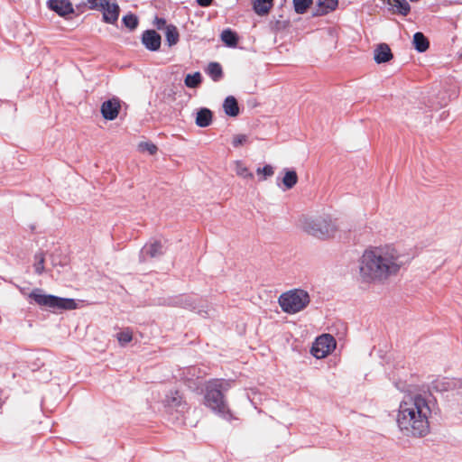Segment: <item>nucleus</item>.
Masks as SVG:
<instances>
[{
	"instance_id": "f257e3e1",
	"label": "nucleus",
	"mask_w": 462,
	"mask_h": 462,
	"mask_svg": "<svg viewBox=\"0 0 462 462\" xmlns=\"http://www.w3.org/2000/svg\"><path fill=\"white\" fill-rule=\"evenodd\" d=\"M430 399L415 394L408 401L401 402L397 415V424L406 436L424 437L430 432L429 418L439 413L436 398L430 393Z\"/></svg>"
},
{
	"instance_id": "f03ea898",
	"label": "nucleus",
	"mask_w": 462,
	"mask_h": 462,
	"mask_svg": "<svg viewBox=\"0 0 462 462\" xmlns=\"http://www.w3.org/2000/svg\"><path fill=\"white\" fill-rule=\"evenodd\" d=\"M403 263L394 250L365 251L359 264L360 275L365 282L387 279L396 274Z\"/></svg>"
},
{
	"instance_id": "7ed1b4c3",
	"label": "nucleus",
	"mask_w": 462,
	"mask_h": 462,
	"mask_svg": "<svg viewBox=\"0 0 462 462\" xmlns=\"http://www.w3.org/2000/svg\"><path fill=\"white\" fill-rule=\"evenodd\" d=\"M233 380L210 379L205 383L203 403L217 416L226 421L237 420L228 406L225 394L231 389Z\"/></svg>"
},
{
	"instance_id": "20e7f679",
	"label": "nucleus",
	"mask_w": 462,
	"mask_h": 462,
	"mask_svg": "<svg viewBox=\"0 0 462 462\" xmlns=\"http://www.w3.org/2000/svg\"><path fill=\"white\" fill-rule=\"evenodd\" d=\"M278 302L283 312L296 314L310 304V297L309 292L303 289H293L282 293Z\"/></svg>"
},
{
	"instance_id": "39448f33",
	"label": "nucleus",
	"mask_w": 462,
	"mask_h": 462,
	"mask_svg": "<svg viewBox=\"0 0 462 462\" xmlns=\"http://www.w3.org/2000/svg\"><path fill=\"white\" fill-rule=\"evenodd\" d=\"M337 226L329 216H319L307 218L304 222V230L319 239L334 236Z\"/></svg>"
},
{
	"instance_id": "423d86ee",
	"label": "nucleus",
	"mask_w": 462,
	"mask_h": 462,
	"mask_svg": "<svg viewBox=\"0 0 462 462\" xmlns=\"http://www.w3.org/2000/svg\"><path fill=\"white\" fill-rule=\"evenodd\" d=\"M29 298L33 300L38 305L50 310H70L77 308V303L72 299L60 298L54 295L42 294L39 289L33 290Z\"/></svg>"
},
{
	"instance_id": "0eeeda50",
	"label": "nucleus",
	"mask_w": 462,
	"mask_h": 462,
	"mask_svg": "<svg viewBox=\"0 0 462 462\" xmlns=\"http://www.w3.org/2000/svg\"><path fill=\"white\" fill-rule=\"evenodd\" d=\"M337 346L335 337L330 334H322L316 337L310 347V354L321 359L331 354Z\"/></svg>"
},
{
	"instance_id": "6e6552de",
	"label": "nucleus",
	"mask_w": 462,
	"mask_h": 462,
	"mask_svg": "<svg viewBox=\"0 0 462 462\" xmlns=\"http://www.w3.org/2000/svg\"><path fill=\"white\" fill-rule=\"evenodd\" d=\"M298 174L294 168H283L276 178V185L283 191L291 189L298 182Z\"/></svg>"
},
{
	"instance_id": "1a4fd4ad",
	"label": "nucleus",
	"mask_w": 462,
	"mask_h": 462,
	"mask_svg": "<svg viewBox=\"0 0 462 462\" xmlns=\"http://www.w3.org/2000/svg\"><path fill=\"white\" fill-rule=\"evenodd\" d=\"M166 408L175 410L177 412H183L187 408V402L178 390H171L163 400Z\"/></svg>"
},
{
	"instance_id": "9d476101",
	"label": "nucleus",
	"mask_w": 462,
	"mask_h": 462,
	"mask_svg": "<svg viewBox=\"0 0 462 462\" xmlns=\"http://www.w3.org/2000/svg\"><path fill=\"white\" fill-rule=\"evenodd\" d=\"M121 110V102L118 98L113 97L102 103L100 112L106 120H115Z\"/></svg>"
},
{
	"instance_id": "9b49d317",
	"label": "nucleus",
	"mask_w": 462,
	"mask_h": 462,
	"mask_svg": "<svg viewBox=\"0 0 462 462\" xmlns=\"http://www.w3.org/2000/svg\"><path fill=\"white\" fill-rule=\"evenodd\" d=\"M338 0H317L316 7L313 9L311 16L320 17L328 14L338 7Z\"/></svg>"
},
{
	"instance_id": "f8f14e48",
	"label": "nucleus",
	"mask_w": 462,
	"mask_h": 462,
	"mask_svg": "<svg viewBox=\"0 0 462 462\" xmlns=\"http://www.w3.org/2000/svg\"><path fill=\"white\" fill-rule=\"evenodd\" d=\"M167 251L166 240L162 238H152L149 244L146 243V255L152 258H158Z\"/></svg>"
},
{
	"instance_id": "ddd939ff",
	"label": "nucleus",
	"mask_w": 462,
	"mask_h": 462,
	"mask_svg": "<svg viewBox=\"0 0 462 462\" xmlns=\"http://www.w3.org/2000/svg\"><path fill=\"white\" fill-rule=\"evenodd\" d=\"M455 380L445 376H439L430 383V389L442 394L454 392V387H456Z\"/></svg>"
},
{
	"instance_id": "4468645a",
	"label": "nucleus",
	"mask_w": 462,
	"mask_h": 462,
	"mask_svg": "<svg viewBox=\"0 0 462 462\" xmlns=\"http://www.w3.org/2000/svg\"><path fill=\"white\" fill-rule=\"evenodd\" d=\"M393 14L407 16L411 12V5L407 0H383Z\"/></svg>"
},
{
	"instance_id": "2eb2a0df",
	"label": "nucleus",
	"mask_w": 462,
	"mask_h": 462,
	"mask_svg": "<svg viewBox=\"0 0 462 462\" xmlns=\"http://www.w3.org/2000/svg\"><path fill=\"white\" fill-rule=\"evenodd\" d=\"M393 59V54L387 43L377 44L374 51V60L377 64L387 63Z\"/></svg>"
},
{
	"instance_id": "dca6fc26",
	"label": "nucleus",
	"mask_w": 462,
	"mask_h": 462,
	"mask_svg": "<svg viewBox=\"0 0 462 462\" xmlns=\"http://www.w3.org/2000/svg\"><path fill=\"white\" fill-rule=\"evenodd\" d=\"M195 124L200 128L209 126L213 122V112L208 107H199L195 110Z\"/></svg>"
},
{
	"instance_id": "f3484780",
	"label": "nucleus",
	"mask_w": 462,
	"mask_h": 462,
	"mask_svg": "<svg viewBox=\"0 0 462 462\" xmlns=\"http://www.w3.org/2000/svg\"><path fill=\"white\" fill-rule=\"evenodd\" d=\"M48 7L60 16L70 14L74 12L72 4L69 0H49Z\"/></svg>"
},
{
	"instance_id": "a211bd4d",
	"label": "nucleus",
	"mask_w": 462,
	"mask_h": 462,
	"mask_svg": "<svg viewBox=\"0 0 462 462\" xmlns=\"http://www.w3.org/2000/svg\"><path fill=\"white\" fill-rule=\"evenodd\" d=\"M103 13V19L107 23H115L119 16L120 8L116 3L107 1V5L100 10Z\"/></svg>"
},
{
	"instance_id": "6ab92c4d",
	"label": "nucleus",
	"mask_w": 462,
	"mask_h": 462,
	"mask_svg": "<svg viewBox=\"0 0 462 462\" xmlns=\"http://www.w3.org/2000/svg\"><path fill=\"white\" fill-rule=\"evenodd\" d=\"M220 40L226 47L236 48L239 42V35L235 30L226 28L220 33Z\"/></svg>"
},
{
	"instance_id": "aec40b11",
	"label": "nucleus",
	"mask_w": 462,
	"mask_h": 462,
	"mask_svg": "<svg viewBox=\"0 0 462 462\" xmlns=\"http://www.w3.org/2000/svg\"><path fill=\"white\" fill-rule=\"evenodd\" d=\"M162 45V36L153 29H146V50L157 51Z\"/></svg>"
},
{
	"instance_id": "412c9836",
	"label": "nucleus",
	"mask_w": 462,
	"mask_h": 462,
	"mask_svg": "<svg viewBox=\"0 0 462 462\" xmlns=\"http://www.w3.org/2000/svg\"><path fill=\"white\" fill-rule=\"evenodd\" d=\"M222 106L227 116L236 117L240 114L238 101L234 96H227L224 99Z\"/></svg>"
},
{
	"instance_id": "4be33fe9",
	"label": "nucleus",
	"mask_w": 462,
	"mask_h": 462,
	"mask_svg": "<svg viewBox=\"0 0 462 462\" xmlns=\"http://www.w3.org/2000/svg\"><path fill=\"white\" fill-rule=\"evenodd\" d=\"M204 70L214 82H219L224 78L222 65L217 61H210Z\"/></svg>"
},
{
	"instance_id": "5701e85b",
	"label": "nucleus",
	"mask_w": 462,
	"mask_h": 462,
	"mask_svg": "<svg viewBox=\"0 0 462 462\" xmlns=\"http://www.w3.org/2000/svg\"><path fill=\"white\" fill-rule=\"evenodd\" d=\"M411 43L413 49L419 53H423L430 48V41L421 32H417L413 34Z\"/></svg>"
},
{
	"instance_id": "b1692460",
	"label": "nucleus",
	"mask_w": 462,
	"mask_h": 462,
	"mask_svg": "<svg viewBox=\"0 0 462 462\" xmlns=\"http://www.w3.org/2000/svg\"><path fill=\"white\" fill-rule=\"evenodd\" d=\"M273 0H252L253 11L260 16L269 14Z\"/></svg>"
},
{
	"instance_id": "393cba45",
	"label": "nucleus",
	"mask_w": 462,
	"mask_h": 462,
	"mask_svg": "<svg viewBox=\"0 0 462 462\" xmlns=\"http://www.w3.org/2000/svg\"><path fill=\"white\" fill-rule=\"evenodd\" d=\"M165 31V41L169 47L176 45L180 41V33L178 28L170 23Z\"/></svg>"
},
{
	"instance_id": "a878e982",
	"label": "nucleus",
	"mask_w": 462,
	"mask_h": 462,
	"mask_svg": "<svg viewBox=\"0 0 462 462\" xmlns=\"http://www.w3.org/2000/svg\"><path fill=\"white\" fill-rule=\"evenodd\" d=\"M203 82V76L199 71L188 73L184 78V85L189 88H198Z\"/></svg>"
},
{
	"instance_id": "bb28decb",
	"label": "nucleus",
	"mask_w": 462,
	"mask_h": 462,
	"mask_svg": "<svg viewBox=\"0 0 462 462\" xmlns=\"http://www.w3.org/2000/svg\"><path fill=\"white\" fill-rule=\"evenodd\" d=\"M313 0H292L293 10L297 14H304L312 6Z\"/></svg>"
},
{
	"instance_id": "cd10ccee",
	"label": "nucleus",
	"mask_w": 462,
	"mask_h": 462,
	"mask_svg": "<svg viewBox=\"0 0 462 462\" xmlns=\"http://www.w3.org/2000/svg\"><path fill=\"white\" fill-rule=\"evenodd\" d=\"M236 172L244 179H254L253 172L241 161H236Z\"/></svg>"
},
{
	"instance_id": "c85d7f7f",
	"label": "nucleus",
	"mask_w": 462,
	"mask_h": 462,
	"mask_svg": "<svg viewBox=\"0 0 462 462\" xmlns=\"http://www.w3.org/2000/svg\"><path fill=\"white\" fill-rule=\"evenodd\" d=\"M116 339L124 346L133 339V332L129 328H125L116 334Z\"/></svg>"
},
{
	"instance_id": "c756f323",
	"label": "nucleus",
	"mask_w": 462,
	"mask_h": 462,
	"mask_svg": "<svg viewBox=\"0 0 462 462\" xmlns=\"http://www.w3.org/2000/svg\"><path fill=\"white\" fill-rule=\"evenodd\" d=\"M257 174L262 175L260 180H264L274 173V169L271 164H264L263 167H258L256 170Z\"/></svg>"
},
{
	"instance_id": "7c9ffc66",
	"label": "nucleus",
	"mask_w": 462,
	"mask_h": 462,
	"mask_svg": "<svg viewBox=\"0 0 462 462\" xmlns=\"http://www.w3.org/2000/svg\"><path fill=\"white\" fill-rule=\"evenodd\" d=\"M123 23L125 27H127L130 30H134L138 25V18L136 15L133 14H126L122 19Z\"/></svg>"
},
{
	"instance_id": "2f4dec72",
	"label": "nucleus",
	"mask_w": 462,
	"mask_h": 462,
	"mask_svg": "<svg viewBox=\"0 0 462 462\" xmlns=\"http://www.w3.org/2000/svg\"><path fill=\"white\" fill-rule=\"evenodd\" d=\"M290 25V21H281V20H275L274 22H272L271 27L272 30L275 32H282L285 29H287Z\"/></svg>"
},
{
	"instance_id": "473e14b6",
	"label": "nucleus",
	"mask_w": 462,
	"mask_h": 462,
	"mask_svg": "<svg viewBox=\"0 0 462 462\" xmlns=\"http://www.w3.org/2000/svg\"><path fill=\"white\" fill-rule=\"evenodd\" d=\"M108 0H87V4L89 9L98 10L104 9L105 5H107Z\"/></svg>"
},
{
	"instance_id": "72a5a7b5",
	"label": "nucleus",
	"mask_w": 462,
	"mask_h": 462,
	"mask_svg": "<svg viewBox=\"0 0 462 462\" xmlns=\"http://www.w3.org/2000/svg\"><path fill=\"white\" fill-rule=\"evenodd\" d=\"M35 263H34V269L35 273L38 274H42L44 271V256L42 254H37L35 255Z\"/></svg>"
},
{
	"instance_id": "f704fd0d",
	"label": "nucleus",
	"mask_w": 462,
	"mask_h": 462,
	"mask_svg": "<svg viewBox=\"0 0 462 462\" xmlns=\"http://www.w3.org/2000/svg\"><path fill=\"white\" fill-rule=\"evenodd\" d=\"M152 23L157 30H166V27L169 25L164 17H159L158 15H155Z\"/></svg>"
},
{
	"instance_id": "c9c22d12",
	"label": "nucleus",
	"mask_w": 462,
	"mask_h": 462,
	"mask_svg": "<svg viewBox=\"0 0 462 462\" xmlns=\"http://www.w3.org/2000/svg\"><path fill=\"white\" fill-rule=\"evenodd\" d=\"M247 141V135L246 134H236L234 136L232 141V145L235 148H237L239 146L244 145Z\"/></svg>"
},
{
	"instance_id": "e433bc0d",
	"label": "nucleus",
	"mask_w": 462,
	"mask_h": 462,
	"mask_svg": "<svg viewBox=\"0 0 462 462\" xmlns=\"http://www.w3.org/2000/svg\"><path fill=\"white\" fill-rule=\"evenodd\" d=\"M395 387L401 392H411L410 387L411 384H408L406 382L398 381L394 383Z\"/></svg>"
},
{
	"instance_id": "4c0bfd02",
	"label": "nucleus",
	"mask_w": 462,
	"mask_h": 462,
	"mask_svg": "<svg viewBox=\"0 0 462 462\" xmlns=\"http://www.w3.org/2000/svg\"><path fill=\"white\" fill-rule=\"evenodd\" d=\"M158 152V147L151 141L146 140V152L150 155H154Z\"/></svg>"
},
{
	"instance_id": "58836bf2",
	"label": "nucleus",
	"mask_w": 462,
	"mask_h": 462,
	"mask_svg": "<svg viewBox=\"0 0 462 462\" xmlns=\"http://www.w3.org/2000/svg\"><path fill=\"white\" fill-rule=\"evenodd\" d=\"M456 387H454V392L457 395L462 398V379L455 380Z\"/></svg>"
},
{
	"instance_id": "ea45409f",
	"label": "nucleus",
	"mask_w": 462,
	"mask_h": 462,
	"mask_svg": "<svg viewBox=\"0 0 462 462\" xmlns=\"http://www.w3.org/2000/svg\"><path fill=\"white\" fill-rule=\"evenodd\" d=\"M214 0H196V3L200 7H208L213 4Z\"/></svg>"
},
{
	"instance_id": "a19ab883",
	"label": "nucleus",
	"mask_w": 462,
	"mask_h": 462,
	"mask_svg": "<svg viewBox=\"0 0 462 462\" xmlns=\"http://www.w3.org/2000/svg\"><path fill=\"white\" fill-rule=\"evenodd\" d=\"M141 40H142V42L144 43V33H143Z\"/></svg>"
}]
</instances>
